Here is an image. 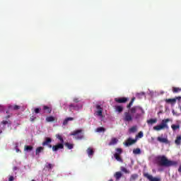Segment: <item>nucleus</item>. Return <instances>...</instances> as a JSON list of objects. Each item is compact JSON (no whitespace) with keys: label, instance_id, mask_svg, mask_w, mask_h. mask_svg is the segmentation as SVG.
<instances>
[{"label":"nucleus","instance_id":"obj_33","mask_svg":"<svg viewBox=\"0 0 181 181\" xmlns=\"http://www.w3.org/2000/svg\"><path fill=\"white\" fill-rule=\"evenodd\" d=\"M65 146L68 148V149H73L74 148V145L70 143H65Z\"/></svg>","mask_w":181,"mask_h":181},{"label":"nucleus","instance_id":"obj_35","mask_svg":"<svg viewBox=\"0 0 181 181\" xmlns=\"http://www.w3.org/2000/svg\"><path fill=\"white\" fill-rule=\"evenodd\" d=\"M97 132H105V128L104 127H98L96 129Z\"/></svg>","mask_w":181,"mask_h":181},{"label":"nucleus","instance_id":"obj_44","mask_svg":"<svg viewBox=\"0 0 181 181\" xmlns=\"http://www.w3.org/2000/svg\"><path fill=\"white\" fill-rule=\"evenodd\" d=\"M79 100H78V98H74V103H79Z\"/></svg>","mask_w":181,"mask_h":181},{"label":"nucleus","instance_id":"obj_48","mask_svg":"<svg viewBox=\"0 0 181 181\" xmlns=\"http://www.w3.org/2000/svg\"><path fill=\"white\" fill-rule=\"evenodd\" d=\"M6 119H9V118H11V115H7V116H6Z\"/></svg>","mask_w":181,"mask_h":181},{"label":"nucleus","instance_id":"obj_18","mask_svg":"<svg viewBox=\"0 0 181 181\" xmlns=\"http://www.w3.org/2000/svg\"><path fill=\"white\" fill-rule=\"evenodd\" d=\"M117 143H118V140L117 139V138H112L110 142L109 143V146H111L112 145H116V144Z\"/></svg>","mask_w":181,"mask_h":181},{"label":"nucleus","instance_id":"obj_32","mask_svg":"<svg viewBox=\"0 0 181 181\" xmlns=\"http://www.w3.org/2000/svg\"><path fill=\"white\" fill-rule=\"evenodd\" d=\"M56 136L57 139L60 141L61 143L59 144H64V140L63 139V137L60 134H57Z\"/></svg>","mask_w":181,"mask_h":181},{"label":"nucleus","instance_id":"obj_53","mask_svg":"<svg viewBox=\"0 0 181 181\" xmlns=\"http://www.w3.org/2000/svg\"><path fill=\"white\" fill-rule=\"evenodd\" d=\"M43 108H44V110H46V106L45 105V106L43 107Z\"/></svg>","mask_w":181,"mask_h":181},{"label":"nucleus","instance_id":"obj_23","mask_svg":"<svg viewBox=\"0 0 181 181\" xmlns=\"http://www.w3.org/2000/svg\"><path fill=\"white\" fill-rule=\"evenodd\" d=\"M1 124L2 125H6V124H8V125H12V122L11 120H3Z\"/></svg>","mask_w":181,"mask_h":181},{"label":"nucleus","instance_id":"obj_34","mask_svg":"<svg viewBox=\"0 0 181 181\" xmlns=\"http://www.w3.org/2000/svg\"><path fill=\"white\" fill-rule=\"evenodd\" d=\"M33 149V147L32 146H25V151H27L28 152L30 151H32Z\"/></svg>","mask_w":181,"mask_h":181},{"label":"nucleus","instance_id":"obj_31","mask_svg":"<svg viewBox=\"0 0 181 181\" xmlns=\"http://www.w3.org/2000/svg\"><path fill=\"white\" fill-rule=\"evenodd\" d=\"M171 128H172L173 131H177V129H179V128H180V125H179V124H177V125L172 124Z\"/></svg>","mask_w":181,"mask_h":181},{"label":"nucleus","instance_id":"obj_19","mask_svg":"<svg viewBox=\"0 0 181 181\" xmlns=\"http://www.w3.org/2000/svg\"><path fill=\"white\" fill-rule=\"evenodd\" d=\"M74 118L73 117H67L63 122V125H67L69 124V121H74Z\"/></svg>","mask_w":181,"mask_h":181},{"label":"nucleus","instance_id":"obj_41","mask_svg":"<svg viewBox=\"0 0 181 181\" xmlns=\"http://www.w3.org/2000/svg\"><path fill=\"white\" fill-rule=\"evenodd\" d=\"M46 111L47 112H49V114H50V112H52V108L49 107H46Z\"/></svg>","mask_w":181,"mask_h":181},{"label":"nucleus","instance_id":"obj_52","mask_svg":"<svg viewBox=\"0 0 181 181\" xmlns=\"http://www.w3.org/2000/svg\"><path fill=\"white\" fill-rule=\"evenodd\" d=\"M108 181H114V180L113 179H110Z\"/></svg>","mask_w":181,"mask_h":181},{"label":"nucleus","instance_id":"obj_5","mask_svg":"<svg viewBox=\"0 0 181 181\" xmlns=\"http://www.w3.org/2000/svg\"><path fill=\"white\" fill-rule=\"evenodd\" d=\"M83 132L82 129H78L74 131L71 135L73 136H76V139H83L84 138V136L81 134Z\"/></svg>","mask_w":181,"mask_h":181},{"label":"nucleus","instance_id":"obj_56","mask_svg":"<svg viewBox=\"0 0 181 181\" xmlns=\"http://www.w3.org/2000/svg\"><path fill=\"white\" fill-rule=\"evenodd\" d=\"M1 106L0 105V108H1Z\"/></svg>","mask_w":181,"mask_h":181},{"label":"nucleus","instance_id":"obj_38","mask_svg":"<svg viewBox=\"0 0 181 181\" xmlns=\"http://www.w3.org/2000/svg\"><path fill=\"white\" fill-rule=\"evenodd\" d=\"M13 110H14L15 111L18 110H21V106L16 105L13 107Z\"/></svg>","mask_w":181,"mask_h":181},{"label":"nucleus","instance_id":"obj_6","mask_svg":"<svg viewBox=\"0 0 181 181\" xmlns=\"http://www.w3.org/2000/svg\"><path fill=\"white\" fill-rule=\"evenodd\" d=\"M123 121H124V122H131V121H132V115L129 112L124 113Z\"/></svg>","mask_w":181,"mask_h":181},{"label":"nucleus","instance_id":"obj_37","mask_svg":"<svg viewBox=\"0 0 181 181\" xmlns=\"http://www.w3.org/2000/svg\"><path fill=\"white\" fill-rule=\"evenodd\" d=\"M54 168V164L48 163L47 165V169H53Z\"/></svg>","mask_w":181,"mask_h":181},{"label":"nucleus","instance_id":"obj_45","mask_svg":"<svg viewBox=\"0 0 181 181\" xmlns=\"http://www.w3.org/2000/svg\"><path fill=\"white\" fill-rule=\"evenodd\" d=\"M69 107L74 109V108H75L74 104H73V103L70 104V105H69Z\"/></svg>","mask_w":181,"mask_h":181},{"label":"nucleus","instance_id":"obj_9","mask_svg":"<svg viewBox=\"0 0 181 181\" xmlns=\"http://www.w3.org/2000/svg\"><path fill=\"white\" fill-rule=\"evenodd\" d=\"M115 103H117V104H124L128 101L127 98H115Z\"/></svg>","mask_w":181,"mask_h":181},{"label":"nucleus","instance_id":"obj_14","mask_svg":"<svg viewBox=\"0 0 181 181\" xmlns=\"http://www.w3.org/2000/svg\"><path fill=\"white\" fill-rule=\"evenodd\" d=\"M47 122H54L56 121V118L53 116H49L46 118Z\"/></svg>","mask_w":181,"mask_h":181},{"label":"nucleus","instance_id":"obj_36","mask_svg":"<svg viewBox=\"0 0 181 181\" xmlns=\"http://www.w3.org/2000/svg\"><path fill=\"white\" fill-rule=\"evenodd\" d=\"M115 151H116V153H117V155H121V153H122V148H116Z\"/></svg>","mask_w":181,"mask_h":181},{"label":"nucleus","instance_id":"obj_4","mask_svg":"<svg viewBox=\"0 0 181 181\" xmlns=\"http://www.w3.org/2000/svg\"><path fill=\"white\" fill-rule=\"evenodd\" d=\"M144 176L147 179L148 181H161L162 180L159 177H153L152 175L145 173H144Z\"/></svg>","mask_w":181,"mask_h":181},{"label":"nucleus","instance_id":"obj_28","mask_svg":"<svg viewBox=\"0 0 181 181\" xmlns=\"http://www.w3.org/2000/svg\"><path fill=\"white\" fill-rule=\"evenodd\" d=\"M44 149L45 148L43 147L37 148L36 151H35V155H39V153H40L41 152H43Z\"/></svg>","mask_w":181,"mask_h":181},{"label":"nucleus","instance_id":"obj_1","mask_svg":"<svg viewBox=\"0 0 181 181\" xmlns=\"http://www.w3.org/2000/svg\"><path fill=\"white\" fill-rule=\"evenodd\" d=\"M155 162L158 166H160L161 168L177 166V161L169 160L165 155L156 156Z\"/></svg>","mask_w":181,"mask_h":181},{"label":"nucleus","instance_id":"obj_3","mask_svg":"<svg viewBox=\"0 0 181 181\" xmlns=\"http://www.w3.org/2000/svg\"><path fill=\"white\" fill-rule=\"evenodd\" d=\"M170 121V119H163L161 122V124L157 126H155L153 127V129L155 131H160L162 129H164V128H166V129H168V128H169V127L168 126V122H169Z\"/></svg>","mask_w":181,"mask_h":181},{"label":"nucleus","instance_id":"obj_42","mask_svg":"<svg viewBox=\"0 0 181 181\" xmlns=\"http://www.w3.org/2000/svg\"><path fill=\"white\" fill-rule=\"evenodd\" d=\"M35 119H36V117H35V116H31L30 117V119L31 122H33V121H35Z\"/></svg>","mask_w":181,"mask_h":181},{"label":"nucleus","instance_id":"obj_46","mask_svg":"<svg viewBox=\"0 0 181 181\" xmlns=\"http://www.w3.org/2000/svg\"><path fill=\"white\" fill-rule=\"evenodd\" d=\"M137 95H140V96L145 95V93L141 92L140 93H138Z\"/></svg>","mask_w":181,"mask_h":181},{"label":"nucleus","instance_id":"obj_50","mask_svg":"<svg viewBox=\"0 0 181 181\" xmlns=\"http://www.w3.org/2000/svg\"><path fill=\"white\" fill-rule=\"evenodd\" d=\"M42 145L45 146V145H46V140H45L42 143Z\"/></svg>","mask_w":181,"mask_h":181},{"label":"nucleus","instance_id":"obj_16","mask_svg":"<svg viewBox=\"0 0 181 181\" xmlns=\"http://www.w3.org/2000/svg\"><path fill=\"white\" fill-rule=\"evenodd\" d=\"M157 122H158L157 119H150L147 120V124H148V125H153V124H156Z\"/></svg>","mask_w":181,"mask_h":181},{"label":"nucleus","instance_id":"obj_7","mask_svg":"<svg viewBox=\"0 0 181 181\" xmlns=\"http://www.w3.org/2000/svg\"><path fill=\"white\" fill-rule=\"evenodd\" d=\"M52 148L53 152H57V151H59V149L64 148V144L59 143L57 145L52 146Z\"/></svg>","mask_w":181,"mask_h":181},{"label":"nucleus","instance_id":"obj_43","mask_svg":"<svg viewBox=\"0 0 181 181\" xmlns=\"http://www.w3.org/2000/svg\"><path fill=\"white\" fill-rule=\"evenodd\" d=\"M13 176H10L8 178V181H13Z\"/></svg>","mask_w":181,"mask_h":181},{"label":"nucleus","instance_id":"obj_2","mask_svg":"<svg viewBox=\"0 0 181 181\" xmlns=\"http://www.w3.org/2000/svg\"><path fill=\"white\" fill-rule=\"evenodd\" d=\"M131 114H136L135 118L138 119L141 117V114H145V111L140 106H134L130 108ZM137 112V113H136Z\"/></svg>","mask_w":181,"mask_h":181},{"label":"nucleus","instance_id":"obj_8","mask_svg":"<svg viewBox=\"0 0 181 181\" xmlns=\"http://www.w3.org/2000/svg\"><path fill=\"white\" fill-rule=\"evenodd\" d=\"M96 111L95 112V115H97L98 117H103V107L100 105H96Z\"/></svg>","mask_w":181,"mask_h":181},{"label":"nucleus","instance_id":"obj_49","mask_svg":"<svg viewBox=\"0 0 181 181\" xmlns=\"http://www.w3.org/2000/svg\"><path fill=\"white\" fill-rule=\"evenodd\" d=\"M178 172H180V173H181V165H180V167L178 168Z\"/></svg>","mask_w":181,"mask_h":181},{"label":"nucleus","instance_id":"obj_47","mask_svg":"<svg viewBox=\"0 0 181 181\" xmlns=\"http://www.w3.org/2000/svg\"><path fill=\"white\" fill-rule=\"evenodd\" d=\"M175 100H181V97H180V96L176 97V98H175Z\"/></svg>","mask_w":181,"mask_h":181},{"label":"nucleus","instance_id":"obj_55","mask_svg":"<svg viewBox=\"0 0 181 181\" xmlns=\"http://www.w3.org/2000/svg\"><path fill=\"white\" fill-rule=\"evenodd\" d=\"M0 134H2V131H0Z\"/></svg>","mask_w":181,"mask_h":181},{"label":"nucleus","instance_id":"obj_51","mask_svg":"<svg viewBox=\"0 0 181 181\" xmlns=\"http://www.w3.org/2000/svg\"><path fill=\"white\" fill-rule=\"evenodd\" d=\"M16 152H19V148H17V149H16Z\"/></svg>","mask_w":181,"mask_h":181},{"label":"nucleus","instance_id":"obj_15","mask_svg":"<svg viewBox=\"0 0 181 181\" xmlns=\"http://www.w3.org/2000/svg\"><path fill=\"white\" fill-rule=\"evenodd\" d=\"M86 152H87L89 158H91V156H93V155H94V150H93V148H88L86 150Z\"/></svg>","mask_w":181,"mask_h":181},{"label":"nucleus","instance_id":"obj_40","mask_svg":"<svg viewBox=\"0 0 181 181\" xmlns=\"http://www.w3.org/2000/svg\"><path fill=\"white\" fill-rule=\"evenodd\" d=\"M121 170L122 172H124V173H129L128 170L126 168H124V167H122L121 168Z\"/></svg>","mask_w":181,"mask_h":181},{"label":"nucleus","instance_id":"obj_12","mask_svg":"<svg viewBox=\"0 0 181 181\" xmlns=\"http://www.w3.org/2000/svg\"><path fill=\"white\" fill-rule=\"evenodd\" d=\"M157 141H158V142H160L161 144H168V139L162 138V137H160V136H158L157 138Z\"/></svg>","mask_w":181,"mask_h":181},{"label":"nucleus","instance_id":"obj_24","mask_svg":"<svg viewBox=\"0 0 181 181\" xmlns=\"http://www.w3.org/2000/svg\"><path fill=\"white\" fill-rule=\"evenodd\" d=\"M180 91H181V88L173 87V93H174V94L180 93Z\"/></svg>","mask_w":181,"mask_h":181},{"label":"nucleus","instance_id":"obj_22","mask_svg":"<svg viewBox=\"0 0 181 181\" xmlns=\"http://www.w3.org/2000/svg\"><path fill=\"white\" fill-rule=\"evenodd\" d=\"M138 177V174H132L130 177L129 181H135Z\"/></svg>","mask_w":181,"mask_h":181},{"label":"nucleus","instance_id":"obj_39","mask_svg":"<svg viewBox=\"0 0 181 181\" xmlns=\"http://www.w3.org/2000/svg\"><path fill=\"white\" fill-rule=\"evenodd\" d=\"M41 110H42L41 108L36 107L34 111H35V114H39Z\"/></svg>","mask_w":181,"mask_h":181},{"label":"nucleus","instance_id":"obj_10","mask_svg":"<svg viewBox=\"0 0 181 181\" xmlns=\"http://www.w3.org/2000/svg\"><path fill=\"white\" fill-rule=\"evenodd\" d=\"M134 144H136V139H132L131 138L127 139L124 145L126 146H131V145H134Z\"/></svg>","mask_w":181,"mask_h":181},{"label":"nucleus","instance_id":"obj_30","mask_svg":"<svg viewBox=\"0 0 181 181\" xmlns=\"http://www.w3.org/2000/svg\"><path fill=\"white\" fill-rule=\"evenodd\" d=\"M180 142H181V136H177L175 141V144L176 145H180Z\"/></svg>","mask_w":181,"mask_h":181},{"label":"nucleus","instance_id":"obj_13","mask_svg":"<svg viewBox=\"0 0 181 181\" xmlns=\"http://www.w3.org/2000/svg\"><path fill=\"white\" fill-rule=\"evenodd\" d=\"M116 180H119L121 177H122V173L121 172H116L115 174L114 175Z\"/></svg>","mask_w":181,"mask_h":181},{"label":"nucleus","instance_id":"obj_27","mask_svg":"<svg viewBox=\"0 0 181 181\" xmlns=\"http://www.w3.org/2000/svg\"><path fill=\"white\" fill-rule=\"evenodd\" d=\"M133 153L134 155H141V148H134L133 150Z\"/></svg>","mask_w":181,"mask_h":181},{"label":"nucleus","instance_id":"obj_25","mask_svg":"<svg viewBox=\"0 0 181 181\" xmlns=\"http://www.w3.org/2000/svg\"><path fill=\"white\" fill-rule=\"evenodd\" d=\"M141 138H144V132H139L138 133V134L136 135V139H136V141H138V139H139Z\"/></svg>","mask_w":181,"mask_h":181},{"label":"nucleus","instance_id":"obj_11","mask_svg":"<svg viewBox=\"0 0 181 181\" xmlns=\"http://www.w3.org/2000/svg\"><path fill=\"white\" fill-rule=\"evenodd\" d=\"M167 104H171V105H174L176 104V98H168L165 100Z\"/></svg>","mask_w":181,"mask_h":181},{"label":"nucleus","instance_id":"obj_20","mask_svg":"<svg viewBox=\"0 0 181 181\" xmlns=\"http://www.w3.org/2000/svg\"><path fill=\"white\" fill-rule=\"evenodd\" d=\"M136 131H138V129L136 128V126H133L132 127H131L129 129V132L130 134H135V132H136Z\"/></svg>","mask_w":181,"mask_h":181},{"label":"nucleus","instance_id":"obj_29","mask_svg":"<svg viewBox=\"0 0 181 181\" xmlns=\"http://www.w3.org/2000/svg\"><path fill=\"white\" fill-rule=\"evenodd\" d=\"M134 101H135V98H132L130 103L127 105V108L130 109L134 105Z\"/></svg>","mask_w":181,"mask_h":181},{"label":"nucleus","instance_id":"obj_54","mask_svg":"<svg viewBox=\"0 0 181 181\" xmlns=\"http://www.w3.org/2000/svg\"><path fill=\"white\" fill-rule=\"evenodd\" d=\"M14 170H16V167L14 168Z\"/></svg>","mask_w":181,"mask_h":181},{"label":"nucleus","instance_id":"obj_17","mask_svg":"<svg viewBox=\"0 0 181 181\" xmlns=\"http://www.w3.org/2000/svg\"><path fill=\"white\" fill-rule=\"evenodd\" d=\"M115 111L116 112L121 113L122 111H124V107H122V106L120 105H117L115 106Z\"/></svg>","mask_w":181,"mask_h":181},{"label":"nucleus","instance_id":"obj_26","mask_svg":"<svg viewBox=\"0 0 181 181\" xmlns=\"http://www.w3.org/2000/svg\"><path fill=\"white\" fill-rule=\"evenodd\" d=\"M120 154H117L115 153L114 156H115V159H116V160H117L118 162H122V158H121V156H119Z\"/></svg>","mask_w":181,"mask_h":181},{"label":"nucleus","instance_id":"obj_21","mask_svg":"<svg viewBox=\"0 0 181 181\" xmlns=\"http://www.w3.org/2000/svg\"><path fill=\"white\" fill-rule=\"evenodd\" d=\"M50 142H52V139L47 137L46 138V146H48V148H52V144H50Z\"/></svg>","mask_w":181,"mask_h":181}]
</instances>
